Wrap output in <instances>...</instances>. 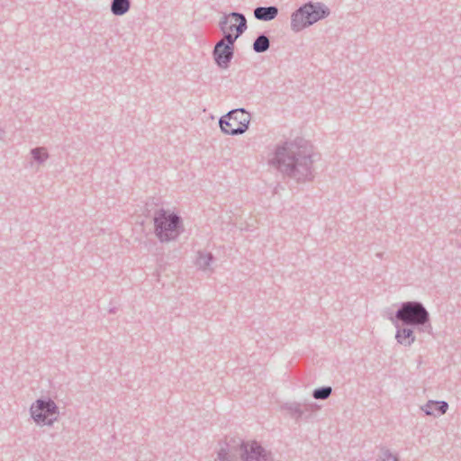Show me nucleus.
Masks as SVG:
<instances>
[{"label":"nucleus","instance_id":"f257e3e1","mask_svg":"<svg viewBox=\"0 0 461 461\" xmlns=\"http://www.w3.org/2000/svg\"><path fill=\"white\" fill-rule=\"evenodd\" d=\"M313 148L303 138L286 140L277 144L268 164L283 176L295 180L297 183L312 181Z\"/></svg>","mask_w":461,"mask_h":461},{"label":"nucleus","instance_id":"f03ea898","mask_svg":"<svg viewBox=\"0 0 461 461\" xmlns=\"http://www.w3.org/2000/svg\"><path fill=\"white\" fill-rule=\"evenodd\" d=\"M215 461H275L273 454L257 440L231 439L217 453Z\"/></svg>","mask_w":461,"mask_h":461},{"label":"nucleus","instance_id":"7ed1b4c3","mask_svg":"<svg viewBox=\"0 0 461 461\" xmlns=\"http://www.w3.org/2000/svg\"><path fill=\"white\" fill-rule=\"evenodd\" d=\"M390 321L398 328V322L403 326L417 327L422 332L431 333L429 312L419 301H408L400 304L394 315L389 317Z\"/></svg>","mask_w":461,"mask_h":461},{"label":"nucleus","instance_id":"20e7f679","mask_svg":"<svg viewBox=\"0 0 461 461\" xmlns=\"http://www.w3.org/2000/svg\"><path fill=\"white\" fill-rule=\"evenodd\" d=\"M154 233L162 243L176 240L183 231V220L164 208L157 210L153 217Z\"/></svg>","mask_w":461,"mask_h":461},{"label":"nucleus","instance_id":"39448f33","mask_svg":"<svg viewBox=\"0 0 461 461\" xmlns=\"http://www.w3.org/2000/svg\"><path fill=\"white\" fill-rule=\"evenodd\" d=\"M330 14V9L321 2H308L291 15V29L299 32L318 21L326 18Z\"/></svg>","mask_w":461,"mask_h":461},{"label":"nucleus","instance_id":"423d86ee","mask_svg":"<svg viewBox=\"0 0 461 461\" xmlns=\"http://www.w3.org/2000/svg\"><path fill=\"white\" fill-rule=\"evenodd\" d=\"M250 119L249 112L244 108H238L221 116L219 125L223 133L235 136L244 133L249 129Z\"/></svg>","mask_w":461,"mask_h":461},{"label":"nucleus","instance_id":"0eeeda50","mask_svg":"<svg viewBox=\"0 0 461 461\" xmlns=\"http://www.w3.org/2000/svg\"><path fill=\"white\" fill-rule=\"evenodd\" d=\"M30 414L37 425L52 426L58 420L59 409L51 398H39L32 403Z\"/></svg>","mask_w":461,"mask_h":461},{"label":"nucleus","instance_id":"6e6552de","mask_svg":"<svg viewBox=\"0 0 461 461\" xmlns=\"http://www.w3.org/2000/svg\"><path fill=\"white\" fill-rule=\"evenodd\" d=\"M212 54L215 64L221 69H227L233 59L234 49L225 44L224 41H219L215 43Z\"/></svg>","mask_w":461,"mask_h":461},{"label":"nucleus","instance_id":"1a4fd4ad","mask_svg":"<svg viewBox=\"0 0 461 461\" xmlns=\"http://www.w3.org/2000/svg\"><path fill=\"white\" fill-rule=\"evenodd\" d=\"M231 20L238 23L237 24V33H233L229 30L222 32V39L221 41H224L225 44H228L229 47L235 49L234 43L248 29L247 19L245 15L239 12H231L230 13Z\"/></svg>","mask_w":461,"mask_h":461},{"label":"nucleus","instance_id":"9d476101","mask_svg":"<svg viewBox=\"0 0 461 461\" xmlns=\"http://www.w3.org/2000/svg\"><path fill=\"white\" fill-rule=\"evenodd\" d=\"M421 410L428 416H438L445 414L448 410V403L446 401H428V402L421 407Z\"/></svg>","mask_w":461,"mask_h":461},{"label":"nucleus","instance_id":"9b49d317","mask_svg":"<svg viewBox=\"0 0 461 461\" xmlns=\"http://www.w3.org/2000/svg\"><path fill=\"white\" fill-rule=\"evenodd\" d=\"M278 8L276 5L258 6L254 9V17L258 21L269 22L278 15Z\"/></svg>","mask_w":461,"mask_h":461},{"label":"nucleus","instance_id":"f8f14e48","mask_svg":"<svg viewBox=\"0 0 461 461\" xmlns=\"http://www.w3.org/2000/svg\"><path fill=\"white\" fill-rule=\"evenodd\" d=\"M395 339L397 342L404 347H410L416 339L413 330L409 326L401 328L398 324L396 328Z\"/></svg>","mask_w":461,"mask_h":461},{"label":"nucleus","instance_id":"ddd939ff","mask_svg":"<svg viewBox=\"0 0 461 461\" xmlns=\"http://www.w3.org/2000/svg\"><path fill=\"white\" fill-rule=\"evenodd\" d=\"M270 48V39L266 32L259 33L254 40L252 49L256 53H264Z\"/></svg>","mask_w":461,"mask_h":461},{"label":"nucleus","instance_id":"4468645a","mask_svg":"<svg viewBox=\"0 0 461 461\" xmlns=\"http://www.w3.org/2000/svg\"><path fill=\"white\" fill-rule=\"evenodd\" d=\"M131 0H112L110 8L113 15L122 16L131 9Z\"/></svg>","mask_w":461,"mask_h":461},{"label":"nucleus","instance_id":"2eb2a0df","mask_svg":"<svg viewBox=\"0 0 461 461\" xmlns=\"http://www.w3.org/2000/svg\"><path fill=\"white\" fill-rule=\"evenodd\" d=\"M281 410L286 411L287 413L295 420L300 421L303 420V412L301 410V402H288L281 405Z\"/></svg>","mask_w":461,"mask_h":461},{"label":"nucleus","instance_id":"dca6fc26","mask_svg":"<svg viewBox=\"0 0 461 461\" xmlns=\"http://www.w3.org/2000/svg\"><path fill=\"white\" fill-rule=\"evenodd\" d=\"M301 410L303 412V420H308L312 417L314 412L321 410V406L316 402H301Z\"/></svg>","mask_w":461,"mask_h":461},{"label":"nucleus","instance_id":"f3484780","mask_svg":"<svg viewBox=\"0 0 461 461\" xmlns=\"http://www.w3.org/2000/svg\"><path fill=\"white\" fill-rule=\"evenodd\" d=\"M213 260L214 257L211 252L199 251L196 258V265L199 268L206 270Z\"/></svg>","mask_w":461,"mask_h":461},{"label":"nucleus","instance_id":"a211bd4d","mask_svg":"<svg viewBox=\"0 0 461 461\" xmlns=\"http://www.w3.org/2000/svg\"><path fill=\"white\" fill-rule=\"evenodd\" d=\"M31 155L34 161L43 164L49 158V153L44 147H37L31 149Z\"/></svg>","mask_w":461,"mask_h":461},{"label":"nucleus","instance_id":"6ab92c4d","mask_svg":"<svg viewBox=\"0 0 461 461\" xmlns=\"http://www.w3.org/2000/svg\"><path fill=\"white\" fill-rule=\"evenodd\" d=\"M331 393H332L331 386L325 385V386H321V387L315 388L312 391V395L315 400H327L331 395Z\"/></svg>","mask_w":461,"mask_h":461},{"label":"nucleus","instance_id":"aec40b11","mask_svg":"<svg viewBox=\"0 0 461 461\" xmlns=\"http://www.w3.org/2000/svg\"><path fill=\"white\" fill-rule=\"evenodd\" d=\"M380 461H400L397 454H393L386 447L381 448Z\"/></svg>","mask_w":461,"mask_h":461},{"label":"nucleus","instance_id":"412c9836","mask_svg":"<svg viewBox=\"0 0 461 461\" xmlns=\"http://www.w3.org/2000/svg\"><path fill=\"white\" fill-rule=\"evenodd\" d=\"M230 20V21H232V20H231L230 14H224V15L221 18V20H220V22H219V27H220V30H221V32H224V31H227V30H228V28H229V27H228V24H229Z\"/></svg>","mask_w":461,"mask_h":461},{"label":"nucleus","instance_id":"4be33fe9","mask_svg":"<svg viewBox=\"0 0 461 461\" xmlns=\"http://www.w3.org/2000/svg\"><path fill=\"white\" fill-rule=\"evenodd\" d=\"M237 24L238 23L235 22L234 23L228 25V30L233 33H237Z\"/></svg>","mask_w":461,"mask_h":461},{"label":"nucleus","instance_id":"5701e85b","mask_svg":"<svg viewBox=\"0 0 461 461\" xmlns=\"http://www.w3.org/2000/svg\"><path fill=\"white\" fill-rule=\"evenodd\" d=\"M4 135H5V131L3 129L0 128V140L3 139Z\"/></svg>","mask_w":461,"mask_h":461},{"label":"nucleus","instance_id":"b1692460","mask_svg":"<svg viewBox=\"0 0 461 461\" xmlns=\"http://www.w3.org/2000/svg\"><path fill=\"white\" fill-rule=\"evenodd\" d=\"M115 312H116V309H115V308H111V309L109 310V312H110V313H115Z\"/></svg>","mask_w":461,"mask_h":461},{"label":"nucleus","instance_id":"393cba45","mask_svg":"<svg viewBox=\"0 0 461 461\" xmlns=\"http://www.w3.org/2000/svg\"><path fill=\"white\" fill-rule=\"evenodd\" d=\"M376 256H377L378 258H381V257H382V254H381V253H377V254H376Z\"/></svg>","mask_w":461,"mask_h":461}]
</instances>
